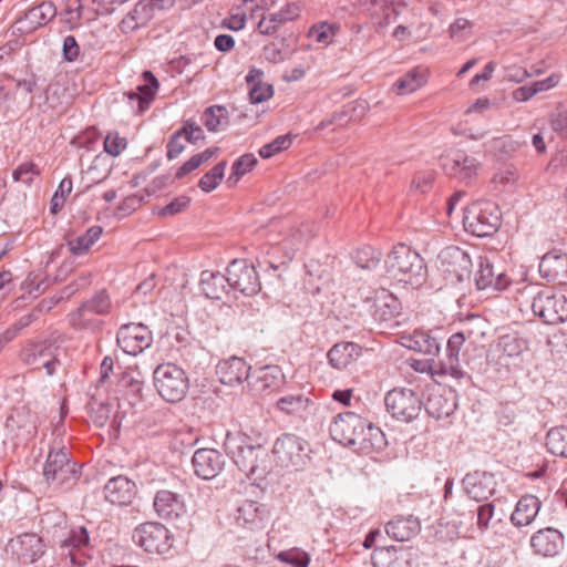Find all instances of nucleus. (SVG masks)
<instances>
[{
	"mask_svg": "<svg viewBox=\"0 0 567 567\" xmlns=\"http://www.w3.org/2000/svg\"><path fill=\"white\" fill-rule=\"evenodd\" d=\"M224 447L234 464L254 481L264 480L270 472L268 452L261 445L252 444L243 432H227Z\"/></svg>",
	"mask_w": 567,
	"mask_h": 567,
	"instance_id": "obj_1",
	"label": "nucleus"
},
{
	"mask_svg": "<svg viewBox=\"0 0 567 567\" xmlns=\"http://www.w3.org/2000/svg\"><path fill=\"white\" fill-rule=\"evenodd\" d=\"M82 465L73 461L70 450L54 441L43 464V478L54 491L70 492L81 477Z\"/></svg>",
	"mask_w": 567,
	"mask_h": 567,
	"instance_id": "obj_2",
	"label": "nucleus"
},
{
	"mask_svg": "<svg viewBox=\"0 0 567 567\" xmlns=\"http://www.w3.org/2000/svg\"><path fill=\"white\" fill-rule=\"evenodd\" d=\"M384 268L388 276L414 288L421 287L427 278V267L419 252L399 244L386 256Z\"/></svg>",
	"mask_w": 567,
	"mask_h": 567,
	"instance_id": "obj_3",
	"label": "nucleus"
},
{
	"mask_svg": "<svg viewBox=\"0 0 567 567\" xmlns=\"http://www.w3.org/2000/svg\"><path fill=\"white\" fill-rule=\"evenodd\" d=\"M309 453V443L292 433L281 434L272 446L276 464L288 471L302 470L310 461Z\"/></svg>",
	"mask_w": 567,
	"mask_h": 567,
	"instance_id": "obj_4",
	"label": "nucleus"
},
{
	"mask_svg": "<svg viewBox=\"0 0 567 567\" xmlns=\"http://www.w3.org/2000/svg\"><path fill=\"white\" fill-rule=\"evenodd\" d=\"M501 210L491 200L475 202L464 209L463 224L466 231L476 237L495 234L501 226Z\"/></svg>",
	"mask_w": 567,
	"mask_h": 567,
	"instance_id": "obj_5",
	"label": "nucleus"
},
{
	"mask_svg": "<svg viewBox=\"0 0 567 567\" xmlns=\"http://www.w3.org/2000/svg\"><path fill=\"white\" fill-rule=\"evenodd\" d=\"M153 378L158 394L167 402H181L188 392V377L175 363L158 364L153 372Z\"/></svg>",
	"mask_w": 567,
	"mask_h": 567,
	"instance_id": "obj_6",
	"label": "nucleus"
},
{
	"mask_svg": "<svg viewBox=\"0 0 567 567\" xmlns=\"http://www.w3.org/2000/svg\"><path fill=\"white\" fill-rule=\"evenodd\" d=\"M439 259L446 285L463 288L471 282L473 261L465 250L449 246L440 252Z\"/></svg>",
	"mask_w": 567,
	"mask_h": 567,
	"instance_id": "obj_7",
	"label": "nucleus"
},
{
	"mask_svg": "<svg viewBox=\"0 0 567 567\" xmlns=\"http://www.w3.org/2000/svg\"><path fill=\"white\" fill-rule=\"evenodd\" d=\"M54 544L59 546L61 555L69 558L73 567H83L86 565L91 548L90 535L84 526H73L64 533L54 534Z\"/></svg>",
	"mask_w": 567,
	"mask_h": 567,
	"instance_id": "obj_8",
	"label": "nucleus"
},
{
	"mask_svg": "<svg viewBox=\"0 0 567 567\" xmlns=\"http://www.w3.org/2000/svg\"><path fill=\"white\" fill-rule=\"evenodd\" d=\"M384 404L393 419L404 423L415 420L423 409L421 396L408 388H395L389 391L385 394Z\"/></svg>",
	"mask_w": 567,
	"mask_h": 567,
	"instance_id": "obj_9",
	"label": "nucleus"
},
{
	"mask_svg": "<svg viewBox=\"0 0 567 567\" xmlns=\"http://www.w3.org/2000/svg\"><path fill=\"white\" fill-rule=\"evenodd\" d=\"M132 539L135 545L150 554L166 555L173 547L169 530L156 522H146L136 526Z\"/></svg>",
	"mask_w": 567,
	"mask_h": 567,
	"instance_id": "obj_10",
	"label": "nucleus"
},
{
	"mask_svg": "<svg viewBox=\"0 0 567 567\" xmlns=\"http://www.w3.org/2000/svg\"><path fill=\"white\" fill-rule=\"evenodd\" d=\"M532 310L546 324L564 323L567 321V295L540 290L533 299Z\"/></svg>",
	"mask_w": 567,
	"mask_h": 567,
	"instance_id": "obj_11",
	"label": "nucleus"
},
{
	"mask_svg": "<svg viewBox=\"0 0 567 567\" xmlns=\"http://www.w3.org/2000/svg\"><path fill=\"white\" fill-rule=\"evenodd\" d=\"M60 347L51 342H29L20 353L21 361L34 370L44 368L48 375L55 373V367L60 364Z\"/></svg>",
	"mask_w": 567,
	"mask_h": 567,
	"instance_id": "obj_12",
	"label": "nucleus"
},
{
	"mask_svg": "<svg viewBox=\"0 0 567 567\" xmlns=\"http://www.w3.org/2000/svg\"><path fill=\"white\" fill-rule=\"evenodd\" d=\"M175 0H140L122 19L118 28L123 33H131L145 27L158 12L169 10Z\"/></svg>",
	"mask_w": 567,
	"mask_h": 567,
	"instance_id": "obj_13",
	"label": "nucleus"
},
{
	"mask_svg": "<svg viewBox=\"0 0 567 567\" xmlns=\"http://www.w3.org/2000/svg\"><path fill=\"white\" fill-rule=\"evenodd\" d=\"M228 286L245 296L251 297L261 290L259 275L246 259H234L227 267Z\"/></svg>",
	"mask_w": 567,
	"mask_h": 567,
	"instance_id": "obj_14",
	"label": "nucleus"
},
{
	"mask_svg": "<svg viewBox=\"0 0 567 567\" xmlns=\"http://www.w3.org/2000/svg\"><path fill=\"white\" fill-rule=\"evenodd\" d=\"M368 420L354 412L339 413L329 426L331 437L346 446L357 445L362 431L367 429Z\"/></svg>",
	"mask_w": 567,
	"mask_h": 567,
	"instance_id": "obj_15",
	"label": "nucleus"
},
{
	"mask_svg": "<svg viewBox=\"0 0 567 567\" xmlns=\"http://www.w3.org/2000/svg\"><path fill=\"white\" fill-rule=\"evenodd\" d=\"M426 413L441 420L451 416L457 408V394L447 386L433 383L426 386V401L423 402Z\"/></svg>",
	"mask_w": 567,
	"mask_h": 567,
	"instance_id": "obj_16",
	"label": "nucleus"
},
{
	"mask_svg": "<svg viewBox=\"0 0 567 567\" xmlns=\"http://www.w3.org/2000/svg\"><path fill=\"white\" fill-rule=\"evenodd\" d=\"M441 334V330H414L412 334L403 338L404 347L427 357L426 363L432 374H436L435 358L439 355L444 340Z\"/></svg>",
	"mask_w": 567,
	"mask_h": 567,
	"instance_id": "obj_17",
	"label": "nucleus"
},
{
	"mask_svg": "<svg viewBox=\"0 0 567 567\" xmlns=\"http://www.w3.org/2000/svg\"><path fill=\"white\" fill-rule=\"evenodd\" d=\"M152 342V331L143 323L122 324L116 333L117 346L130 355L142 353Z\"/></svg>",
	"mask_w": 567,
	"mask_h": 567,
	"instance_id": "obj_18",
	"label": "nucleus"
},
{
	"mask_svg": "<svg viewBox=\"0 0 567 567\" xmlns=\"http://www.w3.org/2000/svg\"><path fill=\"white\" fill-rule=\"evenodd\" d=\"M442 168L447 176L470 184L477 175L480 162L464 151H455L442 157Z\"/></svg>",
	"mask_w": 567,
	"mask_h": 567,
	"instance_id": "obj_19",
	"label": "nucleus"
},
{
	"mask_svg": "<svg viewBox=\"0 0 567 567\" xmlns=\"http://www.w3.org/2000/svg\"><path fill=\"white\" fill-rule=\"evenodd\" d=\"M497 482L494 474L486 471L467 473L462 480L464 493L475 502H485L496 492Z\"/></svg>",
	"mask_w": 567,
	"mask_h": 567,
	"instance_id": "obj_20",
	"label": "nucleus"
},
{
	"mask_svg": "<svg viewBox=\"0 0 567 567\" xmlns=\"http://www.w3.org/2000/svg\"><path fill=\"white\" fill-rule=\"evenodd\" d=\"M111 298L106 290L102 289L90 299L83 301L76 311L70 315L71 323L76 329H86L89 327L87 315L106 316L111 312Z\"/></svg>",
	"mask_w": 567,
	"mask_h": 567,
	"instance_id": "obj_21",
	"label": "nucleus"
},
{
	"mask_svg": "<svg viewBox=\"0 0 567 567\" xmlns=\"http://www.w3.org/2000/svg\"><path fill=\"white\" fill-rule=\"evenodd\" d=\"M285 383V374L279 365L269 364L250 371L247 386L255 394L272 393Z\"/></svg>",
	"mask_w": 567,
	"mask_h": 567,
	"instance_id": "obj_22",
	"label": "nucleus"
},
{
	"mask_svg": "<svg viewBox=\"0 0 567 567\" xmlns=\"http://www.w3.org/2000/svg\"><path fill=\"white\" fill-rule=\"evenodd\" d=\"M400 300L389 290L379 289L372 297L371 313L374 321L391 327L392 322L401 315Z\"/></svg>",
	"mask_w": 567,
	"mask_h": 567,
	"instance_id": "obj_23",
	"label": "nucleus"
},
{
	"mask_svg": "<svg viewBox=\"0 0 567 567\" xmlns=\"http://www.w3.org/2000/svg\"><path fill=\"white\" fill-rule=\"evenodd\" d=\"M225 464L224 455L215 449H198L192 457L195 474L206 481L220 474Z\"/></svg>",
	"mask_w": 567,
	"mask_h": 567,
	"instance_id": "obj_24",
	"label": "nucleus"
},
{
	"mask_svg": "<svg viewBox=\"0 0 567 567\" xmlns=\"http://www.w3.org/2000/svg\"><path fill=\"white\" fill-rule=\"evenodd\" d=\"M477 267L474 278L477 289L504 290L511 285V278L502 270L496 271L488 257L478 256Z\"/></svg>",
	"mask_w": 567,
	"mask_h": 567,
	"instance_id": "obj_25",
	"label": "nucleus"
},
{
	"mask_svg": "<svg viewBox=\"0 0 567 567\" xmlns=\"http://www.w3.org/2000/svg\"><path fill=\"white\" fill-rule=\"evenodd\" d=\"M234 519L239 527L251 532H261L266 528L268 515L264 505L247 499L238 506Z\"/></svg>",
	"mask_w": 567,
	"mask_h": 567,
	"instance_id": "obj_26",
	"label": "nucleus"
},
{
	"mask_svg": "<svg viewBox=\"0 0 567 567\" xmlns=\"http://www.w3.org/2000/svg\"><path fill=\"white\" fill-rule=\"evenodd\" d=\"M104 498L117 506H128L137 494L135 482L124 475L110 478L103 488Z\"/></svg>",
	"mask_w": 567,
	"mask_h": 567,
	"instance_id": "obj_27",
	"label": "nucleus"
},
{
	"mask_svg": "<svg viewBox=\"0 0 567 567\" xmlns=\"http://www.w3.org/2000/svg\"><path fill=\"white\" fill-rule=\"evenodd\" d=\"M542 278L558 285H567V252L553 249L542 257L538 266Z\"/></svg>",
	"mask_w": 567,
	"mask_h": 567,
	"instance_id": "obj_28",
	"label": "nucleus"
},
{
	"mask_svg": "<svg viewBox=\"0 0 567 567\" xmlns=\"http://www.w3.org/2000/svg\"><path fill=\"white\" fill-rule=\"evenodd\" d=\"M251 367L240 357H230L219 361L216 373L219 381L226 385H238L249 381Z\"/></svg>",
	"mask_w": 567,
	"mask_h": 567,
	"instance_id": "obj_29",
	"label": "nucleus"
},
{
	"mask_svg": "<svg viewBox=\"0 0 567 567\" xmlns=\"http://www.w3.org/2000/svg\"><path fill=\"white\" fill-rule=\"evenodd\" d=\"M9 546L14 555L24 563H34L44 554L41 537L34 533H24L11 539Z\"/></svg>",
	"mask_w": 567,
	"mask_h": 567,
	"instance_id": "obj_30",
	"label": "nucleus"
},
{
	"mask_svg": "<svg viewBox=\"0 0 567 567\" xmlns=\"http://www.w3.org/2000/svg\"><path fill=\"white\" fill-rule=\"evenodd\" d=\"M465 342L463 332L452 334L446 342V362L441 361L435 369L437 374H450L455 379L464 375L460 367V352Z\"/></svg>",
	"mask_w": 567,
	"mask_h": 567,
	"instance_id": "obj_31",
	"label": "nucleus"
},
{
	"mask_svg": "<svg viewBox=\"0 0 567 567\" xmlns=\"http://www.w3.org/2000/svg\"><path fill=\"white\" fill-rule=\"evenodd\" d=\"M153 507L157 516L165 520H174L185 511L182 496L168 489H161L155 494Z\"/></svg>",
	"mask_w": 567,
	"mask_h": 567,
	"instance_id": "obj_32",
	"label": "nucleus"
},
{
	"mask_svg": "<svg viewBox=\"0 0 567 567\" xmlns=\"http://www.w3.org/2000/svg\"><path fill=\"white\" fill-rule=\"evenodd\" d=\"M530 546L536 554L551 557L564 548V536L556 528H543L532 536Z\"/></svg>",
	"mask_w": 567,
	"mask_h": 567,
	"instance_id": "obj_33",
	"label": "nucleus"
},
{
	"mask_svg": "<svg viewBox=\"0 0 567 567\" xmlns=\"http://www.w3.org/2000/svg\"><path fill=\"white\" fill-rule=\"evenodd\" d=\"M362 354V347L352 341H341L333 344L328 353L327 359L329 364L336 370H346Z\"/></svg>",
	"mask_w": 567,
	"mask_h": 567,
	"instance_id": "obj_34",
	"label": "nucleus"
},
{
	"mask_svg": "<svg viewBox=\"0 0 567 567\" xmlns=\"http://www.w3.org/2000/svg\"><path fill=\"white\" fill-rule=\"evenodd\" d=\"M300 14V8L296 3L285 4L278 12L269 16H261L256 30L264 35L275 34L279 27L297 19Z\"/></svg>",
	"mask_w": 567,
	"mask_h": 567,
	"instance_id": "obj_35",
	"label": "nucleus"
},
{
	"mask_svg": "<svg viewBox=\"0 0 567 567\" xmlns=\"http://www.w3.org/2000/svg\"><path fill=\"white\" fill-rule=\"evenodd\" d=\"M143 84L137 85L135 91L126 93L131 102H137V111L143 113L146 111L155 99L159 89V82L152 71L145 70L142 73Z\"/></svg>",
	"mask_w": 567,
	"mask_h": 567,
	"instance_id": "obj_36",
	"label": "nucleus"
},
{
	"mask_svg": "<svg viewBox=\"0 0 567 567\" xmlns=\"http://www.w3.org/2000/svg\"><path fill=\"white\" fill-rule=\"evenodd\" d=\"M540 507L542 502L538 497L532 494L523 495L511 515V522L517 527L528 526L535 520Z\"/></svg>",
	"mask_w": 567,
	"mask_h": 567,
	"instance_id": "obj_37",
	"label": "nucleus"
},
{
	"mask_svg": "<svg viewBox=\"0 0 567 567\" xmlns=\"http://www.w3.org/2000/svg\"><path fill=\"white\" fill-rule=\"evenodd\" d=\"M199 287L203 295L213 300H220L227 293L228 276L219 271L204 270L200 274Z\"/></svg>",
	"mask_w": 567,
	"mask_h": 567,
	"instance_id": "obj_38",
	"label": "nucleus"
},
{
	"mask_svg": "<svg viewBox=\"0 0 567 567\" xmlns=\"http://www.w3.org/2000/svg\"><path fill=\"white\" fill-rule=\"evenodd\" d=\"M421 524L419 518L410 515L396 517L385 526L386 534L398 542H408L419 534Z\"/></svg>",
	"mask_w": 567,
	"mask_h": 567,
	"instance_id": "obj_39",
	"label": "nucleus"
},
{
	"mask_svg": "<svg viewBox=\"0 0 567 567\" xmlns=\"http://www.w3.org/2000/svg\"><path fill=\"white\" fill-rule=\"evenodd\" d=\"M385 446V434L379 426L368 421V426L362 431L354 451L362 454H371L373 452H381Z\"/></svg>",
	"mask_w": 567,
	"mask_h": 567,
	"instance_id": "obj_40",
	"label": "nucleus"
},
{
	"mask_svg": "<svg viewBox=\"0 0 567 567\" xmlns=\"http://www.w3.org/2000/svg\"><path fill=\"white\" fill-rule=\"evenodd\" d=\"M264 72L257 68H250L247 75L246 82L250 85L249 99L252 104H259L274 94V87L271 84L264 82Z\"/></svg>",
	"mask_w": 567,
	"mask_h": 567,
	"instance_id": "obj_41",
	"label": "nucleus"
},
{
	"mask_svg": "<svg viewBox=\"0 0 567 567\" xmlns=\"http://www.w3.org/2000/svg\"><path fill=\"white\" fill-rule=\"evenodd\" d=\"M117 390L122 392L131 405L142 401L143 381L140 373L124 371L117 381Z\"/></svg>",
	"mask_w": 567,
	"mask_h": 567,
	"instance_id": "obj_42",
	"label": "nucleus"
},
{
	"mask_svg": "<svg viewBox=\"0 0 567 567\" xmlns=\"http://www.w3.org/2000/svg\"><path fill=\"white\" fill-rule=\"evenodd\" d=\"M102 233L103 228L101 226H92L84 234L68 239V247L74 256L84 255L99 240Z\"/></svg>",
	"mask_w": 567,
	"mask_h": 567,
	"instance_id": "obj_43",
	"label": "nucleus"
},
{
	"mask_svg": "<svg viewBox=\"0 0 567 567\" xmlns=\"http://www.w3.org/2000/svg\"><path fill=\"white\" fill-rule=\"evenodd\" d=\"M425 81L424 73L420 72L417 69H412L393 83L392 90L398 95H405L419 90Z\"/></svg>",
	"mask_w": 567,
	"mask_h": 567,
	"instance_id": "obj_44",
	"label": "nucleus"
},
{
	"mask_svg": "<svg viewBox=\"0 0 567 567\" xmlns=\"http://www.w3.org/2000/svg\"><path fill=\"white\" fill-rule=\"evenodd\" d=\"M56 13L55 7L50 1H44L37 7L31 8L25 13V20L30 23L31 29L45 25Z\"/></svg>",
	"mask_w": 567,
	"mask_h": 567,
	"instance_id": "obj_45",
	"label": "nucleus"
},
{
	"mask_svg": "<svg viewBox=\"0 0 567 567\" xmlns=\"http://www.w3.org/2000/svg\"><path fill=\"white\" fill-rule=\"evenodd\" d=\"M546 447L553 455L567 458V426L550 429L546 435Z\"/></svg>",
	"mask_w": 567,
	"mask_h": 567,
	"instance_id": "obj_46",
	"label": "nucleus"
},
{
	"mask_svg": "<svg viewBox=\"0 0 567 567\" xmlns=\"http://www.w3.org/2000/svg\"><path fill=\"white\" fill-rule=\"evenodd\" d=\"M258 164L257 157L252 153H246L239 156L231 165V173L227 178L229 187L235 186L240 178L254 169Z\"/></svg>",
	"mask_w": 567,
	"mask_h": 567,
	"instance_id": "obj_47",
	"label": "nucleus"
},
{
	"mask_svg": "<svg viewBox=\"0 0 567 567\" xmlns=\"http://www.w3.org/2000/svg\"><path fill=\"white\" fill-rule=\"evenodd\" d=\"M309 400L301 393H289L279 398L276 402L278 410L288 414L297 415L308 406Z\"/></svg>",
	"mask_w": 567,
	"mask_h": 567,
	"instance_id": "obj_48",
	"label": "nucleus"
},
{
	"mask_svg": "<svg viewBox=\"0 0 567 567\" xmlns=\"http://www.w3.org/2000/svg\"><path fill=\"white\" fill-rule=\"evenodd\" d=\"M42 528L51 534L54 542V534L64 533L68 529L66 515L60 511H49L41 515L40 519Z\"/></svg>",
	"mask_w": 567,
	"mask_h": 567,
	"instance_id": "obj_49",
	"label": "nucleus"
},
{
	"mask_svg": "<svg viewBox=\"0 0 567 567\" xmlns=\"http://www.w3.org/2000/svg\"><path fill=\"white\" fill-rule=\"evenodd\" d=\"M382 254L371 246L358 248L352 254V260L357 267L363 270H373L381 261Z\"/></svg>",
	"mask_w": 567,
	"mask_h": 567,
	"instance_id": "obj_50",
	"label": "nucleus"
},
{
	"mask_svg": "<svg viewBox=\"0 0 567 567\" xmlns=\"http://www.w3.org/2000/svg\"><path fill=\"white\" fill-rule=\"evenodd\" d=\"M498 347L507 357H518L528 349V341L517 333H507L499 338Z\"/></svg>",
	"mask_w": 567,
	"mask_h": 567,
	"instance_id": "obj_51",
	"label": "nucleus"
},
{
	"mask_svg": "<svg viewBox=\"0 0 567 567\" xmlns=\"http://www.w3.org/2000/svg\"><path fill=\"white\" fill-rule=\"evenodd\" d=\"M226 166V161H221L216 164L210 171L200 177L198 187L205 193H210L216 189L224 179Z\"/></svg>",
	"mask_w": 567,
	"mask_h": 567,
	"instance_id": "obj_52",
	"label": "nucleus"
},
{
	"mask_svg": "<svg viewBox=\"0 0 567 567\" xmlns=\"http://www.w3.org/2000/svg\"><path fill=\"white\" fill-rule=\"evenodd\" d=\"M227 110L221 105H213L205 110L202 121L209 132H216L223 123H227Z\"/></svg>",
	"mask_w": 567,
	"mask_h": 567,
	"instance_id": "obj_53",
	"label": "nucleus"
},
{
	"mask_svg": "<svg viewBox=\"0 0 567 567\" xmlns=\"http://www.w3.org/2000/svg\"><path fill=\"white\" fill-rule=\"evenodd\" d=\"M278 560L291 567H308L310 563L309 555L300 548L282 550L277 555Z\"/></svg>",
	"mask_w": 567,
	"mask_h": 567,
	"instance_id": "obj_54",
	"label": "nucleus"
},
{
	"mask_svg": "<svg viewBox=\"0 0 567 567\" xmlns=\"http://www.w3.org/2000/svg\"><path fill=\"white\" fill-rule=\"evenodd\" d=\"M291 143L292 138L290 135L277 136L274 141L260 147L259 155L265 159L270 158L279 152L289 148Z\"/></svg>",
	"mask_w": 567,
	"mask_h": 567,
	"instance_id": "obj_55",
	"label": "nucleus"
},
{
	"mask_svg": "<svg viewBox=\"0 0 567 567\" xmlns=\"http://www.w3.org/2000/svg\"><path fill=\"white\" fill-rule=\"evenodd\" d=\"M40 171L37 165L32 162H25L20 164L12 173V177L16 182H22L25 185H31L33 177L39 175Z\"/></svg>",
	"mask_w": 567,
	"mask_h": 567,
	"instance_id": "obj_56",
	"label": "nucleus"
},
{
	"mask_svg": "<svg viewBox=\"0 0 567 567\" xmlns=\"http://www.w3.org/2000/svg\"><path fill=\"white\" fill-rule=\"evenodd\" d=\"M127 146L125 137H121L118 133H109L104 140V151L111 156H118Z\"/></svg>",
	"mask_w": 567,
	"mask_h": 567,
	"instance_id": "obj_57",
	"label": "nucleus"
},
{
	"mask_svg": "<svg viewBox=\"0 0 567 567\" xmlns=\"http://www.w3.org/2000/svg\"><path fill=\"white\" fill-rule=\"evenodd\" d=\"M495 506L493 503H485L476 508V525L481 532L489 527V522L494 516Z\"/></svg>",
	"mask_w": 567,
	"mask_h": 567,
	"instance_id": "obj_58",
	"label": "nucleus"
},
{
	"mask_svg": "<svg viewBox=\"0 0 567 567\" xmlns=\"http://www.w3.org/2000/svg\"><path fill=\"white\" fill-rule=\"evenodd\" d=\"M188 143L196 144L205 137L204 131L193 121H186L184 126L177 131Z\"/></svg>",
	"mask_w": 567,
	"mask_h": 567,
	"instance_id": "obj_59",
	"label": "nucleus"
},
{
	"mask_svg": "<svg viewBox=\"0 0 567 567\" xmlns=\"http://www.w3.org/2000/svg\"><path fill=\"white\" fill-rule=\"evenodd\" d=\"M80 45L73 35H66L62 43V56L66 62H74L80 55Z\"/></svg>",
	"mask_w": 567,
	"mask_h": 567,
	"instance_id": "obj_60",
	"label": "nucleus"
},
{
	"mask_svg": "<svg viewBox=\"0 0 567 567\" xmlns=\"http://www.w3.org/2000/svg\"><path fill=\"white\" fill-rule=\"evenodd\" d=\"M190 203L188 196H179L161 209L162 216H174L185 209Z\"/></svg>",
	"mask_w": 567,
	"mask_h": 567,
	"instance_id": "obj_61",
	"label": "nucleus"
},
{
	"mask_svg": "<svg viewBox=\"0 0 567 567\" xmlns=\"http://www.w3.org/2000/svg\"><path fill=\"white\" fill-rule=\"evenodd\" d=\"M434 179H435V175L433 172H431V171L419 172L415 174V176L413 178V185L421 193H426L432 188Z\"/></svg>",
	"mask_w": 567,
	"mask_h": 567,
	"instance_id": "obj_62",
	"label": "nucleus"
},
{
	"mask_svg": "<svg viewBox=\"0 0 567 567\" xmlns=\"http://www.w3.org/2000/svg\"><path fill=\"white\" fill-rule=\"evenodd\" d=\"M181 140V133H177V131L173 133V135L169 137L168 143L166 145V156L169 161L177 158L185 150V145L182 143Z\"/></svg>",
	"mask_w": 567,
	"mask_h": 567,
	"instance_id": "obj_63",
	"label": "nucleus"
},
{
	"mask_svg": "<svg viewBox=\"0 0 567 567\" xmlns=\"http://www.w3.org/2000/svg\"><path fill=\"white\" fill-rule=\"evenodd\" d=\"M551 128L560 135H567V109L553 114Z\"/></svg>",
	"mask_w": 567,
	"mask_h": 567,
	"instance_id": "obj_64",
	"label": "nucleus"
}]
</instances>
